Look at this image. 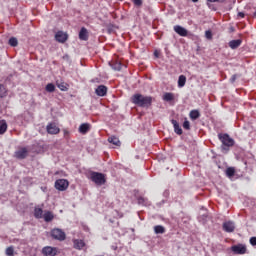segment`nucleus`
Here are the masks:
<instances>
[{
  "label": "nucleus",
  "instance_id": "f8f14e48",
  "mask_svg": "<svg viewBox=\"0 0 256 256\" xmlns=\"http://www.w3.org/2000/svg\"><path fill=\"white\" fill-rule=\"evenodd\" d=\"M96 95H98V97H105V95H107V86L105 85H100L96 88L95 90Z\"/></svg>",
  "mask_w": 256,
  "mask_h": 256
},
{
  "label": "nucleus",
  "instance_id": "9b49d317",
  "mask_svg": "<svg viewBox=\"0 0 256 256\" xmlns=\"http://www.w3.org/2000/svg\"><path fill=\"white\" fill-rule=\"evenodd\" d=\"M174 31L177 33V35H180V37H187V35H189L187 29H185L183 26H174Z\"/></svg>",
  "mask_w": 256,
  "mask_h": 256
},
{
  "label": "nucleus",
  "instance_id": "cd10ccee",
  "mask_svg": "<svg viewBox=\"0 0 256 256\" xmlns=\"http://www.w3.org/2000/svg\"><path fill=\"white\" fill-rule=\"evenodd\" d=\"M7 95V87L5 85L0 84V97L3 99Z\"/></svg>",
  "mask_w": 256,
  "mask_h": 256
},
{
  "label": "nucleus",
  "instance_id": "f704fd0d",
  "mask_svg": "<svg viewBox=\"0 0 256 256\" xmlns=\"http://www.w3.org/2000/svg\"><path fill=\"white\" fill-rule=\"evenodd\" d=\"M138 203H139V205H146L147 199L144 198V197H139L138 198Z\"/></svg>",
  "mask_w": 256,
  "mask_h": 256
},
{
  "label": "nucleus",
  "instance_id": "393cba45",
  "mask_svg": "<svg viewBox=\"0 0 256 256\" xmlns=\"http://www.w3.org/2000/svg\"><path fill=\"white\" fill-rule=\"evenodd\" d=\"M186 83H187V77H185V75H180L178 78V87H185Z\"/></svg>",
  "mask_w": 256,
  "mask_h": 256
},
{
  "label": "nucleus",
  "instance_id": "ddd939ff",
  "mask_svg": "<svg viewBox=\"0 0 256 256\" xmlns=\"http://www.w3.org/2000/svg\"><path fill=\"white\" fill-rule=\"evenodd\" d=\"M223 229L226 231V233H233V231H235V224L231 221L224 222Z\"/></svg>",
  "mask_w": 256,
  "mask_h": 256
},
{
  "label": "nucleus",
  "instance_id": "dca6fc26",
  "mask_svg": "<svg viewBox=\"0 0 256 256\" xmlns=\"http://www.w3.org/2000/svg\"><path fill=\"white\" fill-rule=\"evenodd\" d=\"M171 123L174 127V132L176 135H183V129H181V126H179V122H177V120H171Z\"/></svg>",
  "mask_w": 256,
  "mask_h": 256
},
{
  "label": "nucleus",
  "instance_id": "4be33fe9",
  "mask_svg": "<svg viewBox=\"0 0 256 256\" xmlns=\"http://www.w3.org/2000/svg\"><path fill=\"white\" fill-rule=\"evenodd\" d=\"M108 143H112L116 147H121V141L117 138V136H111L108 138Z\"/></svg>",
  "mask_w": 256,
  "mask_h": 256
},
{
  "label": "nucleus",
  "instance_id": "f3484780",
  "mask_svg": "<svg viewBox=\"0 0 256 256\" xmlns=\"http://www.w3.org/2000/svg\"><path fill=\"white\" fill-rule=\"evenodd\" d=\"M73 243H74V249H78V251H81V249L85 247V241H83L82 239H75L73 240Z\"/></svg>",
  "mask_w": 256,
  "mask_h": 256
},
{
  "label": "nucleus",
  "instance_id": "a19ab883",
  "mask_svg": "<svg viewBox=\"0 0 256 256\" xmlns=\"http://www.w3.org/2000/svg\"><path fill=\"white\" fill-rule=\"evenodd\" d=\"M235 79H237V77L235 75H233L231 78L232 83H234Z\"/></svg>",
  "mask_w": 256,
  "mask_h": 256
},
{
  "label": "nucleus",
  "instance_id": "473e14b6",
  "mask_svg": "<svg viewBox=\"0 0 256 256\" xmlns=\"http://www.w3.org/2000/svg\"><path fill=\"white\" fill-rule=\"evenodd\" d=\"M114 71H121V62H116L112 65Z\"/></svg>",
  "mask_w": 256,
  "mask_h": 256
},
{
  "label": "nucleus",
  "instance_id": "e433bc0d",
  "mask_svg": "<svg viewBox=\"0 0 256 256\" xmlns=\"http://www.w3.org/2000/svg\"><path fill=\"white\" fill-rule=\"evenodd\" d=\"M205 37H206V39H213V33H211V31L207 30L205 32Z\"/></svg>",
  "mask_w": 256,
  "mask_h": 256
},
{
  "label": "nucleus",
  "instance_id": "f03ea898",
  "mask_svg": "<svg viewBox=\"0 0 256 256\" xmlns=\"http://www.w3.org/2000/svg\"><path fill=\"white\" fill-rule=\"evenodd\" d=\"M218 137L222 143V149L226 151H229V147H233V145H235V140L230 138L229 134H219Z\"/></svg>",
  "mask_w": 256,
  "mask_h": 256
},
{
  "label": "nucleus",
  "instance_id": "4468645a",
  "mask_svg": "<svg viewBox=\"0 0 256 256\" xmlns=\"http://www.w3.org/2000/svg\"><path fill=\"white\" fill-rule=\"evenodd\" d=\"M79 39H81V41H88L89 39V32L87 31V28L82 27L80 32H79Z\"/></svg>",
  "mask_w": 256,
  "mask_h": 256
},
{
  "label": "nucleus",
  "instance_id": "6ab92c4d",
  "mask_svg": "<svg viewBox=\"0 0 256 256\" xmlns=\"http://www.w3.org/2000/svg\"><path fill=\"white\" fill-rule=\"evenodd\" d=\"M189 117L192 121H197V119L201 117V112H199V110L197 109L191 110L189 113Z\"/></svg>",
  "mask_w": 256,
  "mask_h": 256
},
{
  "label": "nucleus",
  "instance_id": "f257e3e1",
  "mask_svg": "<svg viewBox=\"0 0 256 256\" xmlns=\"http://www.w3.org/2000/svg\"><path fill=\"white\" fill-rule=\"evenodd\" d=\"M131 103L137 105V107H151L153 103V97L143 96V94H134L131 97Z\"/></svg>",
  "mask_w": 256,
  "mask_h": 256
},
{
  "label": "nucleus",
  "instance_id": "39448f33",
  "mask_svg": "<svg viewBox=\"0 0 256 256\" xmlns=\"http://www.w3.org/2000/svg\"><path fill=\"white\" fill-rule=\"evenodd\" d=\"M55 189H57L58 191H67V189H69V181L67 179L56 180Z\"/></svg>",
  "mask_w": 256,
  "mask_h": 256
},
{
  "label": "nucleus",
  "instance_id": "ea45409f",
  "mask_svg": "<svg viewBox=\"0 0 256 256\" xmlns=\"http://www.w3.org/2000/svg\"><path fill=\"white\" fill-rule=\"evenodd\" d=\"M63 133H64V137H67V135H69V130L64 129Z\"/></svg>",
  "mask_w": 256,
  "mask_h": 256
},
{
  "label": "nucleus",
  "instance_id": "bb28decb",
  "mask_svg": "<svg viewBox=\"0 0 256 256\" xmlns=\"http://www.w3.org/2000/svg\"><path fill=\"white\" fill-rule=\"evenodd\" d=\"M8 43L10 47H17L19 45V41L15 37H11Z\"/></svg>",
  "mask_w": 256,
  "mask_h": 256
},
{
  "label": "nucleus",
  "instance_id": "a878e982",
  "mask_svg": "<svg viewBox=\"0 0 256 256\" xmlns=\"http://www.w3.org/2000/svg\"><path fill=\"white\" fill-rule=\"evenodd\" d=\"M173 99H175V96H174L173 93H171V92H166V93L163 95V100H164V101H173Z\"/></svg>",
  "mask_w": 256,
  "mask_h": 256
},
{
  "label": "nucleus",
  "instance_id": "20e7f679",
  "mask_svg": "<svg viewBox=\"0 0 256 256\" xmlns=\"http://www.w3.org/2000/svg\"><path fill=\"white\" fill-rule=\"evenodd\" d=\"M51 237L57 241H65L67 239V235L59 228H54L51 231Z\"/></svg>",
  "mask_w": 256,
  "mask_h": 256
},
{
  "label": "nucleus",
  "instance_id": "79ce46f5",
  "mask_svg": "<svg viewBox=\"0 0 256 256\" xmlns=\"http://www.w3.org/2000/svg\"><path fill=\"white\" fill-rule=\"evenodd\" d=\"M199 0H192L193 3H197Z\"/></svg>",
  "mask_w": 256,
  "mask_h": 256
},
{
  "label": "nucleus",
  "instance_id": "0eeeda50",
  "mask_svg": "<svg viewBox=\"0 0 256 256\" xmlns=\"http://www.w3.org/2000/svg\"><path fill=\"white\" fill-rule=\"evenodd\" d=\"M231 251L235 253V255H245L247 253V247L242 244L234 245L231 247Z\"/></svg>",
  "mask_w": 256,
  "mask_h": 256
},
{
  "label": "nucleus",
  "instance_id": "7ed1b4c3",
  "mask_svg": "<svg viewBox=\"0 0 256 256\" xmlns=\"http://www.w3.org/2000/svg\"><path fill=\"white\" fill-rule=\"evenodd\" d=\"M90 179L92 180L95 185H105L107 183V180L105 179V174L100 172H91L90 173Z\"/></svg>",
  "mask_w": 256,
  "mask_h": 256
},
{
  "label": "nucleus",
  "instance_id": "423d86ee",
  "mask_svg": "<svg viewBox=\"0 0 256 256\" xmlns=\"http://www.w3.org/2000/svg\"><path fill=\"white\" fill-rule=\"evenodd\" d=\"M46 130L49 135H59L61 133V129L55 123H49L46 126Z\"/></svg>",
  "mask_w": 256,
  "mask_h": 256
},
{
  "label": "nucleus",
  "instance_id": "58836bf2",
  "mask_svg": "<svg viewBox=\"0 0 256 256\" xmlns=\"http://www.w3.org/2000/svg\"><path fill=\"white\" fill-rule=\"evenodd\" d=\"M238 17H239L240 19H245V13L239 12V13H238Z\"/></svg>",
  "mask_w": 256,
  "mask_h": 256
},
{
  "label": "nucleus",
  "instance_id": "72a5a7b5",
  "mask_svg": "<svg viewBox=\"0 0 256 256\" xmlns=\"http://www.w3.org/2000/svg\"><path fill=\"white\" fill-rule=\"evenodd\" d=\"M183 128L189 131V129H191V123L188 120H185L183 123Z\"/></svg>",
  "mask_w": 256,
  "mask_h": 256
},
{
  "label": "nucleus",
  "instance_id": "5701e85b",
  "mask_svg": "<svg viewBox=\"0 0 256 256\" xmlns=\"http://www.w3.org/2000/svg\"><path fill=\"white\" fill-rule=\"evenodd\" d=\"M43 209L42 208H35L34 209V217L35 219H43Z\"/></svg>",
  "mask_w": 256,
  "mask_h": 256
},
{
  "label": "nucleus",
  "instance_id": "1a4fd4ad",
  "mask_svg": "<svg viewBox=\"0 0 256 256\" xmlns=\"http://www.w3.org/2000/svg\"><path fill=\"white\" fill-rule=\"evenodd\" d=\"M55 39H56V41H58V43H65V41H67V39H69V36L67 35V33H65L63 31H58L55 34Z\"/></svg>",
  "mask_w": 256,
  "mask_h": 256
},
{
  "label": "nucleus",
  "instance_id": "2eb2a0df",
  "mask_svg": "<svg viewBox=\"0 0 256 256\" xmlns=\"http://www.w3.org/2000/svg\"><path fill=\"white\" fill-rule=\"evenodd\" d=\"M91 129V124L89 123H83L79 126V133L82 135H86V133H89Z\"/></svg>",
  "mask_w": 256,
  "mask_h": 256
},
{
  "label": "nucleus",
  "instance_id": "2f4dec72",
  "mask_svg": "<svg viewBox=\"0 0 256 256\" xmlns=\"http://www.w3.org/2000/svg\"><path fill=\"white\" fill-rule=\"evenodd\" d=\"M58 89H60V91H67L69 88L67 87V84L62 82L57 84Z\"/></svg>",
  "mask_w": 256,
  "mask_h": 256
},
{
  "label": "nucleus",
  "instance_id": "7c9ffc66",
  "mask_svg": "<svg viewBox=\"0 0 256 256\" xmlns=\"http://www.w3.org/2000/svg\"><path fill=\"white\" fill-rule=\"evenodd\" d=\"M5 253L7 256H13L15 253V248L13 246H10V247L6 248Z\"/></svg>",
  "mask_w": 256,
  "mask_h": 256
},
{
  "label": "nucleus",
  "instance_id": "412c9836",
  "mask_svg": "<svg viewBox=\"0 0 256 256\" xmlns=\"http://www.w3.org/2000/svg\"><path fill=\"white\" fill-rule=\"evenodd\" d=\"M8 125L7 121L0 120V135H5L7 133Z\"/></svg>",
  "mask_w": 256,
  "mask_h": 256
},
{
  "label": "nucleus",
  "instance_id": "a211bd4d",
  "mask_svg": "<svg viewBox=\"0 0 256 256\" xmlns=\"http://www.w3.org/2000/svg\"><path fill=\"white\" fill-rule=\"evenodd\" d=\"M242 43H243V41L241 39L231 40L229 42V48L230 49H237V48L241 47Z\"/></svg>",
  "mask_w": 256,
  "mask_h": 256
},
{
  "label": "nucleus",
  "instance_id": "c9c22d12",
  "mask_svg": "<svg viewBox=\"0 0 256 256\" xmlns=\"http://www.w3.org/2000/svg\"><path fill=\"white\" fill-rule=\"evenodd\" d=\"M132 2L136 7H141V5H143V0H132Z\"/></svg>",
  "mask_w": 256,
  "mask_h": 256
},
{
  "label": "nucleus",
  "instance_id": "c756f323",
  "mask_svg": "<svg viewBox=\"0 0 256 256\" xmlns=\"http://www.w3.org/2000/svg\"><path fill=\"white\" fill-rule=\"evenodd\" d=\"M227 177H233L235 175V168L229 167L226 169Z\"/></svg>",
  "mask_w": 256,
  "mask_h": 256
},
{
  "label": "nucleus",
  "instance_id": "aec40b11",
  "mask_svg": "<svg viewBox=\"0 0 256 256\" xmlns=\"http://www.w3.org/2000/svg\"><path fill=\"white\" fill-rule=\"evenodd\" d=\"M42 217L46 223H50V221L55 219V216L53 215V212H51V211H46Z\"/></svg>",
  "mask_w": 256,
  "mask_h": 256
},
{
  "label": "nucleus",
  "instance_id": "9d476101",
  "mask_svg": "<svg viewBox=\"0 0 256 256\" xmlns=\"http://www.w3.org/2000/svg\"><path fill=\"white\" fill-rule=\"evenodd\" d=\"M42 253L45 256H55V255H57V248H53L51 246H46L42 249Z\"/></svg>",
  "mask_w": 256,
  "mask_h": 256
},
{
  "label": "nucleus",
  "instance_id": "c85d7f7f",
  "mask_svg": "<svg viewBox=\"0 0 256 256\" xmlns=\"http://www.w3.org/2000/svg\"><path fill=\"white\" fill-rule=\"evenodd\" d=\"M45 89H46L47 93H53V92H55V84L49 83L46 85Z\"/></svg>",
  "mask_w": 256,
  "mask_h": 256
},
{
  "label": "nucleus",
  "instance_id": "4c0bfd02",
  "mask_svg": "<svg viewBox=\"0 0 256 256\" xmlns=\"http://www.w3.org/2000/svg\"><path fill=\"white\" fill-rule=\"evenodd\" d=\"M250 244L253 245V247L256 246V237H251L250 238Z\"/></svg>",
  "mask_w": 256,
  "mask_h": 256
},
{
  "label": "nucleus",
  "instance_id": "6e6552de",
  "mask_svg": "<svg viewBox=\"0 0 256 256\" xmlns=\"http://www.w3.org/2000/svg\"><path fill=\"white\" fill-rule=\"evenodd\" d=\"M27 155H29V150H27V148L23 147L20 150H17L14 153V157H16V159H26Z\"/></svg>",
  "mask_w": 256,
  "mask_h": 256
},
{
  "label": "nucleus",
  "instance_id": "b1692460",
  "mask_svg": "<svg viewBox=\"0 0 256 256\" xmlns=\"http://www.w3.org/2000/svg\"><path fill=\"white\" fill-rule=\"evenodd\" d=\"M154 232L156 235H163V233H165V227L162 225H156L154 226Z\"/></svg>",
  "mask_w": 256,
  "mask_h": 256
}]
</instances>
